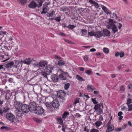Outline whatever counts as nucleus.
<instances>
[{"mask_svg":"<svg viewBox=\"0 0 132 132\" xmlns=\"http://www.w3.org/2000/svg\"><path fill=\"white\" fill-rule=\"evenodd\" d=\"M6 118L7 119L11 121L12 122H14L16 119L15 116L11 113H8L6 114Z\"/></svg>","mask_w":132,"mask_h":132,"instance_id":"obj_1","label":"nucleus"},{"mask_svg":"<svg viewBox=\"0 0 132 132\" xmlns=\"http://www.w3.org/2000/svg\"><path fill=\"white\" fill-rule=\"evenodd\" d=\"M62 72L60 74L59 77L60 79L62 80H66L68 77H70L68 73L66 72H64L62 70Z\"/></svg>","mask_w":132,"mask_h":132,"instance_id":"obj_2","label":"nucleus"},{"mask_svg":"<svg viewBox=\"0 0 132 132\" xmlns=\"http://www.w3.org/2000/svg\"><path fill=\"white\" fill-rule=\"evenodd\" d=\"M29 106L24 104H23L21 107V109L24 113H27L30 110Z\"/></svg>","mask_w":132,"mask_h":132,"instance_id":"obj_3","label":"nucleus"},{"mask_svg":"<svg viewBox=\"0 0 132 132\" xmlns=\"http://www.w3.org/2000/svg\"><path fill=\"white\" fill-rule=\"evenodd\" d=\"M48 63L46 61L42 60L40 61L38 63L33 64L36 66H38L39 67H44L47 65Z\"/></svg>","mask_w":132,"mask_h":132,"instance_id":"obj_4","label":"nucleus"},{"mask_svg":"<svg viewBox=\"0 0 132 132\" xmlns=\"http://www.w3.org/2000/svg\"><path fill=\"white\" fill-rule=\"evenodd\" d=\"M37 114H41L44 112V110L43 108L39 106H37L35 111Z\"/></svg>","mask_w":132,"mask_h":132,"instance_id":"obj_5","label":"nucleus"},{"mask_svg":"<svg viewBox=\"0 0 132 132\" xmlns=\"http://www.w3.org/2000/svg\"><path fill=\"white\" fill-rule=\"evenodd\" d=\"M66 93L64 91L62 90H59L57 92V95L58 98H63L65 96Z\"/></svg>","mask_w":132,"mask_h":132,"instance_id":"obj_6","label":"nucleus"},{"mask_svg":"<svg viewBox=\"0 0 132 132\" xmlns=\"http://www.w3.org/2000/svg\"><path fill=\"white\" fill-rule=\"evenodd\" d=\"M30 106V111H34L36 109L37 106V105L34 102H30L29 104V105Z\"/></svg>","mask_w":132,"mask_h":132,"instance_id":"obj_7","label":"nucleus"},{"mask_svg":"<svg viewBox=\"0 0 132 132\" xmlns=\"http://www.w3.org/2000/svg\"><path fill=\"white\" fill-rule=\"evenodd\" d=\"M35 61V60H34L32 59L28 58L24 60L23 61V63L24 64H26L28 65H30L31 63L32 65H34L33 64L35 63H33V61Z\"/></svg>","mask_w":132,"mask_h":132,"instance_id":"obj_8","label":"nucleus"},{"mask_svg":"<svg viewBox=\"0 0 132 132\" xmlns=\"http://www.w3.org/2000/svg\"><path fill=\"white\" fill-rule=\"evenodd\" d=\"M111 123L110 121H109L107 124L106 127L108 131H111L114 129V126L112 125H111Z\"/></svg>","mask_w":132,"mask_h":132,"instance_id":"obj_9","label":"nucleus"},{"mask_svg":"<svg viewBox=\"0 0 132 132\" xmlns=\"http://www.w3.org/2000/svg\"><path fill=\"white\" fill-rule=\"evenodd\" d=\"M52 106L54 108H57L60 105L59 102L56 100H54L52 102Z\"/></svg>","mask_w":132,"mask_h":132,"instance_id":"obj_10","label":"nucleus"},{"mask_svg":"<svg viewBox=\"0 0 132 132\" xmlns=\"http://www.w3.org/2000/svg\"><path fill=\"white\" fill-rule=\"evenodd\" d=\"M106 27L108 29H111L114 33H115L118 30L117 26L115 24L112 25L107 26Z\"/></svg>","mask_w":132,"mask_h":132,"instance_id":"obj_11","label":"nucleus"},{"mask_svg":"<svg viewBox=\"0 0 132 132\" xmlns=\"http://www.w3.org/2000/svg\"><path fill=\"white\" fill-rule=\"evenodd\" d=\"M38 6V4L34 1L31 2L29 5V8L33 9H35Z\"/></svg>","mask_w":132,"mask_h":132,"instance_id":"obj_12","label":"nucleus"},{"mask_svg":"<svg viewBox=\"0 0 132 132\" xmlns=\"http://www.w3.org/2000/svg\"><path fill=\"white\" fill-rule=\"evenodd\" d=\"M42 10L43 11L41 12V14H46L47 13L48 11V7L47 6V5H46L45 6L44 5L42 8Z\"/></svg>","mask_w":132,"mask_h":132,"instance_id":"obj_13","label":"nucleus"},{"mask_svg":"<svg viewBox=\"0 0 132 132\" xmlns=\"http://www.w3.org/2000/svg\"><path fill=\"white\" fill-rule=\"evenodd\" d=\"M23 104L20 101H15L14 102V105L16 108H20Z\"/></svg>","mask_w":132,"mask_h":132,"instance_id":"obj_14","label":"nucleus"},{"mask_svg":"<svg viewBox=\"0 0 132 132\" xmlns=\"http://www.w3.org/2000/svg\"><path fill=\"white\" fill-rule=\"evenodd\" d=\"M53 69V66L51 65H49L46 66L45 68V70L48 72L51 73L52 72V71Z\"/></svg>","mask_w":132,"mask_h":132,"instance_id":"obj_15","label":"nucleus"},{"mask_svg":"<svg viewBox=\"0 0 132 132\" xmlns=\"http://www.w3.org/2000/svg\"><path fill=\"white\" fill-rule=\"evenodd\" d=\"M51 78L53 81L54 82H56L59 80V77L56 75H53L51 76Z\"/></svg>","mask_w":132,"mask_h":132,"instance_id":"obj_16","label":"nucleus"},{"mask_svg":"<svg viewBox=\"0 0 132 132\" xmlns=\"http://www.w3.org/2000/svg\"><path fill=\"white\" fill-rule=\"evenodd\" d=\"M24 113V112L21 110V108H19L17 110L16 116L19 117H21L23 116Z\"/></svg>","mask_w":132,"mask_h":132,"instance_id":"obj_17","label":"nucleus"},{"mask_svg":"<svg viewBox=\"0 0 132 132\" xmlns=\"http://www.w3.org/2000/svg\"><path fill=\"white\" fill-rule=\"evenodd\" d=\"M102 9L104 11L105 13L107 14H111V12L109 11L108 9L105 6L103 5L101 6Z\"/></svg>","mask_w":132,"mask_h":132,"instance_id":"obj_18","label":"nucleus"},{"mask_svg":"<svg viewBox=\"0 0 132 132\" xmlns=\"http://www.w3.org/2000/svg\"><path fill=\"white\" fill-rule=\"evenodd\" d=\"M14 64V63L13 62H11L7 63L6 64L4 65L6 68H11L12 65Z\"/></svg>","mask_w":132,"mask_h":132,"instance_id":"obj_19","label":"nucleus"},{"mask_svg":"<svg viewBox=\"0 0 132 132\" xmlns=\"http://www.w3.org/2000/svg\"><path fill=\"white\" fill-rule=\"evenodd\" d=\"M102 107L103 108V104L102 103H100L97 104L95 105L94 109L95 110L97 109L101 108Z\"/></svg>","mask_w":132,"mask_h":132,"instance_id":"obj_20","label":"nucleus"},{"mask_svg":"<svg viewBox=\"0 0 132 132\" xmlns=\"http://www.w3.org/2000/svg\"><path fill=\"white\" fill-rule=\"evenodd\" d=\"M107 22L109 24V25L108 26L112 25L114 24V23H116V22L114 21L113 19H108Z\"/></svg>","mask_w":132,"mask_h":132,"instance_id":"obj_21","label":"nucleus"},{"mask_svg":"<svg viewBox=\"0 0 132 132\" xmlns=\"http://www.w3.org/2000/svg\"><path fill=\"white\" fill-rule=\"evenodd\" d=\"M87 89L88 91H90L96 89V88L94 86L88 85H87Z\"/></svg>","mask_w":132,"mask_h":132,"instance_id":"obj_22","label":"nucleus"},{"mask_svg":"<svg viewBox=\"0 0 132 132\" xmlns=\"http://www.w3.org/2000/svg\"><path fill=\"white\" fill-rule=\"evenodd\" d=\"M103 31L105 36H110V32L108 30L104 29Z\"/></svg>","mask_w":132,"mask_h":132,"instance_id":"obj_23","label":"nucleus"},{"mask_svg":"<svg viewBox=\"0 0 132 132\" xmlns=\"http://www.w3.org/2000/svg\"><path fill=\"white\" fill-rule=\"evenodd\" d=\"M55 14V12L54 11H52L50 13H47L46 15L47 16L49 17H52Z\"/></svg>","mask_w":132,"mask_h":132,"instance_id":"obj_24","label":"nucleus"},{"mask_svg":"<svg viewBox=\"0 0 132 132\" xmlns=\"http://www.w3.org/2000/svg\"><path fill=\"white\" fill-rule=\"evenodd\" d=\"M12 94V93L11 92H8L6 93V95L5 99H9L11 96Z\"/></svg>","mask_w":132,"mask_h":132,"instance_id":"obj_25","label":"nucleus"},{"mask_svg":"<svg viewBox=\"0 0 132 132\" xmlns=\"http://www.w3.org/2000/svg\"><path fill=\"white\" fill-rule=\"evenodd\" d=\"M76 78L80 81H85V79H84L82 77H80L78 75H77L76 76Z\"/></svg>","mask_w":132,"mask_h":132,"instance_id":"obj_26","label":"nucleus"},{"mask_svg":"<svg viewBox=\"0 0 132 132\" xmlns=\"http://www.w3.org/2000/svg\"><path fill=\"white\" fill-rule=\"evenodd\" d=\"M103 35V34L102 31H98L96 33V34H95L96 36H97V37L99 38L102 37Z\"/></svg>","mask_w":132,"mask_h":132,"instance_id":"obj_27","label":"nucleus"},{"mask_svg":"<svg viewBox=\"0 0 132 132\" xmlns=\"http://www.w3.org/2000/svg\"><path fill=\"white\" fill-rule=\"evenodd\" d=\"M65 64V62L62 60H59L57 63V64L60 66H62Z\"/></svg>","mask_w":132,"mask_h":132,"instance_id":"obj_28","label":"nucleus"},{"mask_svg":"<svg viewBox=\"0 0 132 132\" xmlns=\"http://www.w3.org/2000/svg\"><path fill=\"white\" fill-rule=\"evenodd\" d=\"M81 33V34L82 36L85 35L87 33V31L85 29H82Z\"/></svg>","mask_w":132,"mask_h":132,"instance_id":"obj_29","label":"nucleus"},{"mask_svg":"<svg viewBox=\"0 0 132 132\" xmlns=\"http://www.w3.org/2000/svg\"><path fill=\"white\" fill-rule=\"evenodd\" d=\"M102 124V122L100 121H97L95 123V125L96 127H98Z\"/></svg>","mask_w":132,"mask_h":132,"instance_id":"obj_30","label":"nucleus"},{"mask_svg":"<svg viewBox=\"0 0 132 132\" xmlns=\"http://www.w3.org/2000/svg\"><path fill=\"white\" fill-rule=\"evenodd\" d=\"M69 114V113L68 112H65L63 113L62 116V118L63 119L67 117V116Z\"/></svg>","mask_w":132,"mask_h":132,"instance_id":"obj_31","label":"nucleus"},{"mask_svg":"<svg viewBox=\"0 0 132 132\" xmlns=\"http://www.w3.org/2000/svg\"><path fill=\"white\" fill-rule=\"evenodd\" d=\"M76 27V26L74 25L71 24H69L67 26V28H68L69 29L71 30H72L74 28Z\"/></svg>","mask_w":132,"mask_h":132,"instance_id":"obj_32","label":"nucleus"},{"mask_svg":"<svg viewBox=\"0 0 132 132\" xmlns=\"http://www.w3.org/2000/svg\"><path fill=\"white\" fill-rule=\"evenodd\" d=\"M57 121L59 124L61 125L63 123V121L61 117H59L57 118Z\"/></svg>","mask_w":132,"mask_h":132,"instance_id":"obj_33","label":"nucleus"},{"mask_svg":"<svg viewBox=\"0 0 132 132\" xmlns=\"http://www.w3.org/2000/svg\"><path fill=\"white\" fill-rule=\"evenodd\" d=\"M95 110H96V112H97V113L98 114H100L103 111L102 109L101 108L97 109Z\"/></svg>","mask_w":132,"mask_h":132,"instance_id":"obj_34","label":"nucleus"},{"mask_svg":"<svg viewBox=\"0 0 132 132\" xmlns=\"http://www.w3.org/2000/svg\"><path fill=\"white\" fill-rule=\"evenodd\" d=\"M70 86V84L69 83H67L65 84L64 88L65 90H67Z\"/></svg>","mask_w":132,"mask_h":132,"instance_id":"obj_35","label":"nucleus"},{"mask_svg":"<svg viewBox=\"0 0 132 132\" xmlns=\"http://www.w3.org/2000/svg\"><path fill=\"white\" fill-rule=\"evenodd\" d=\"M52 103H49L48 102H47L45 104V105L47 107L51 108L52 105Z\"/></svg>","mask_w":132,"mask_h":132,"instance_id":"obj_36","label":"nucleus"},{"mask_svg":"<svg viewBox=\"0 0 132 132\" xmlns=\"http://www.w3.org/2000/svg\"><path fill=\"white\" fill-rule=\"evenodd\" d=\"M61 16L56 17L54 18V20L57 22H59L61 20Z\"/></svg>","mask_w":132,"mask_h":132,"instance_id":"obj_37","label":"nucleus"},{"mask_svg":"<svg viewBox=\"0 0 132 132\" xmlns=\"http://www.w3.org/2000/svg\"><path fill=\"white\" fill-rule=\"evenodd\" d=\"M27 1V0H19L20 3L22 5L24 4Z\"/></svg>","mask_w":132,"mask_h":132,"instance_id":"obj_38","label":"nucleus"},{"mask_svg":"<svg viewBox=\"0 0 132 132\" xmlns=\"http://www.w3.org/2000/svg\"><path fill=\"white\" fill-rule=\"evenodd\" d=\"M132 99L130 98H128L126 104L128 105H129V104L132 103L131 101Z\"/></svg>","mask_w":132,"mask_h":132,"instance_id":"obj_39","label":"nucleus"},{"mask_svg":"<svg viewBox=\"0 0 132 132\" xmlns=\"http://www.w3.org/2000/svg\"><path fill=\"white\" fill-rule=\"evenodd\" d=\"M103 51L106 54L109 53V50L108 49L106 48H104L103 49Z\"/></svg>","mask_w":132,"mask_h":132,"instance_id":"obj_40","label":"nucleus"},{"mask_svg":"<svg viewBox=\"0 0 132 132\" xmlns=\"http://www.w3.org/2000/svg\"><path fill=\"white\" fill-rule=\"evenodd\" d=\"M91 99L92 102L94 104H97L98 102L96 101V98H92Z\"/></svg>","mask_w":132,"mask_h":132,"instance_id":"obj_41","label":"nucleus"},{"mask_svg":"<svg viewBox=\"0 0 132 132\" xmlns=\"http://www.w3.org/2000/svg\"><path fill=\"white\" fill-rule=\"evenodd\" d=\"M43 3V1L42 0H40V2H39V3L37 7L39 8L42 6V3Z\"/></svg>","mask_w":132,"mask_h":132,"instance_id":"obj_42","label":"nucleus"},{"mask_svg":"<svg viewBox=\"0 0 132 132\" xmlns=\"http://www.w3.org/2000/svg\"><path fill=\"white\" fill-rule=\"evenodd\" d=\"M88 35L89 36H96V35H95V34L92 31L88 32Z\"/></svg>","mask_w":132,"mask_h":132,"instance_id":"obj_43","label":"nucleus"},{"mask_svg":"<svg viewBox=\"0 0 132 132\" xmlns=\"http://www.w3.org/2000/svg\"><path fill=\"white\" fill-rule=\"evenodd\" d=\"M128 111H132V104L130 105H128Z\"/></svg>","mask_w":132,"mask_h":132,"instance_id":"obj_44","label":"nucleus"},{"mask_svg":"<svg viewBox=\"0 0 132 132\" xmlns=\"http://www.w3.org/2000/svg\"><path fill=\"white\" fill-rule=\"evenodd\" d=\"M1 129H5L6 130H9V128L6 126H2L1 128Z\"/></svg>","mask_w":132,"mask_h":132,"instance_id":"obj_45","label":"nucleus"},{"mask_svg":"<svg viewBox=\"0 0 132 132\" xmlns=\"http://www.w3.org/2000/svg\"><path fill=\"white\" fill-rule=\"evenodd\" d=\"M42 75L45 78H47V75L48 74H47L46 72H43L42 73Z\"/></svg>","mask_w":132,"mask_h":132,"instance_id":"obj_46","label":"nucleus"},{"mask_svg":"<svg viewBox=\"0 0 132 132\" xmlns=\"http://www.w3.org/2000/svg\"><path fill=\"white\" fill-rule=\"evenodd\" d=\"M99 130L93 128L90 130V132H98Z\"/></svg>","mask_w":132,"mask_h":132,"instance_id":"obj_47","label":"nucleus"},{"mask_svg":"<svg viewBox=\"0 0 132 132\" xmlns=\"http://www.w3.org/2000/svg\"><path fill=\"white\" fill-rule=\"evenodd\" d=\"M54 57L57 60H61L62 59V58L57 55H55L54 56Z\"/></svg>","mask_w":132,"mask_h":132,"instance_id":"obj_48","label":"nucleus"},{"mask_svg":"<svg viewBox=\"0 0 132 132\" xmlns=\"http://www.w3.org/2000/svg\"><path fill=\"white\" fill-rule=\"evenodd\" d=\"M93 5H94L96 7V8H98L99 7V5L95 1L94 3V4H93Z\"/></svg>","mask_w":132,"mask_h":132,"instance_id":"obj_49","label":"nucleus"},{"mask_svg":"<svg viewBox=\"0 0 132 132\" xmlns=\"http://www.w3.org/2000/svg\"><path fill=\"white\" fill-rule=\"evenodd\" d=\"M87 1L89 2L91 4H93L95 1L93 0H87Z\"/></svg>","mask_w":132,"mask_h":132,"instance_id":"obj_50","label":"nucleus"},{"mask_svg":"<svg viewBox=\"0 0 132 132\" xmlns=\"http://www.w3.org/2000/svg\"><path fill=\"white\" fill-rule=\"evenodd\" d=\"M66 9L65 7H61L60 10L63 12H65L66 11Z\"/></svg>","mask_w":132,"mask_h":132,"instance_id":"obj_51","label":"nucleus"},{"mask_svg":"<svg viewBox=\"0 0 132 132\" xmlns=\"http://www.w3.org/2000/svg\"><path fill=\"white\" fill-rule=\"evenodd\" d=\"M115 130L116 132L120 131L121 130V127H119L116 128L115 129Z\"/></svg>","mask_w":132,"mask_h":132,"instance_id":"obj_52","label":"nucleus"},{"mask_svg":"<svg viewBox=\"0 0 132 132\" xmlns=\"http://www.w3.org/2000/svg\"><path fill=\"white\" fill-rule=\"evenodd\" d=\"M79 98H77L75 101V102L74 103V104H76L77 103H78L79 102Z\"/></svg>","mask_w":132,"mask_h":132,"instance_id":"obj_53","label":"nucleus"},{"mask_svg":"<svg viewBox=\"0 0 132 132\" xmlns=\"http://www.w3.org/2000/svg\"><path fill=\"white\" fill-rule=\"evenodd\" d=\"M9 110V109L8 108H4V109L3 110V112L4 113H5L8 111Z\"/></svg>","mask_w":132,"mask_h":132,"instance_id":"obj_54","label":"nucleus"},{"mask_svg":"<svg viewBox=\"0 0 132 132\" xmlns=\"http://www.w3.org/2000/svg\"><path fill=\"white\" fill-rule=\"evenodd\" d=\"M128 126V125L127 123H125L123 126L122 127V128L123 129H125Z\"/></svg>","mask_w":132,"mask_h":132,"instance_id":"obj_55","label":"nucleus"},{"mask_svg":"<svg viewBox=\"0 0 132 132\" xmlns=\"http://www.w3.org/2000/svg\"><path fill=\"white\" fill-rule=\"evenodd\" d=\"M113 16L112 17V18H114V17H115L116 19L117 18H118V17L117 16V15L115 13H113L112 14Z\"/></svg>","mask_w":132,"mask_h":132,"instance_id":"obj_56","label":"nucleus"},{"mask_svg":"<svg viewBox=\"0 0 132 132\" xmlns=\"http://www.w3.org/2000/svg\"><path fill=\"white\" fill-rule=\"evenodd\" d=\"M75 115L76 117L77 118L80 117L81 116V115H80L78 113H76Z\"/></svg>","mask_w":132,"mask_h":132,"instance_id":"obj_57","label":"nucleus"},{"mask_svg":"<svg viewBox=\"0 0 132 132\" xmlns=\"http://www.w3.org/2000/svg\"><path fill=\"white\" fill-rule=\"evenodd\" d=\"M90 107V105H87L85 106V110H88Z\"/></svg>","mask_w":132,"mask_h":132,"instance_id":"obj_58","label":"nucleus"},{"mask_svg":"<svg viewBox=\"0 0 132 132\" xmlns=\"http://www.w3.org/2000/svg\"><path fill=\"white\" fill-rule=\"evenodd\" d=\"M8 81L12 83L13 82V79L12 78H10L8 79Z\"/></svg>","mask_w":132,"mask_h":132,"instance_id":"obj_59","label":"nucleus"},{"mask_svg":"<svg viewBox=\"0 0 132 132\" xmlns=\"http://www.w3.org/2000/svg\"><path fill=\"white\" fill-rule=\"evenodd\" d=\"M91 71L89 70H88L85 71V73L89 75L91 72Z\"/></svg>","mask_w":132,"mask_h":132,"instance_id":"obj_60","label":"nucleus"},{"mask_svg":"<svg viewBox=\"0 0 132 132\" xmlns=\"http://www.w3.org/2000/svg\"><path fill=\"white\" fill-rule=\"evenodd\" d=\"M124 53L123 52H121L120 53L119 56H120V57H122L124 56Z\"/></svg>","mask_w":132,"mask_h":132,"instance_id":"obj_61","label":"nucleus"},{"mask_svg":"<svg viewBox=\"0 0 132 132\" xmlns=\"http://www.w3.org/2000/svg\"><path fill=\"white\" fill-rule=\"evenodd\" d=\"M127 108L125 106H124L122 108H121V110L122 111L126 110L127 111Z\"/></svg>","mask_w":132,"mask_h":132,"instance_id":"obj_62","label":"nucleus"},{"mask_svg":"<svg viewBox=\"0 0 132 132\" xmlns=\"http://www.w3.org/2000/svg\"><path fill=\"white\" fill-rule=\"evenodd\" d=\"M6 32L4 31H2V30L0 31V35L4 34H6Z\"/></svg>","mask_w":132,"mask_h":132,"instance_id":"obj_63","label":"nucleus"},{"mask_svg":"<svg viewBox=\"0 0 132 132\" xmlns=\"http://www.w3.org/2000/svg\"><path fill=\"white\" fill-rule=\"evenodd\" d=\"M84 58L85 61L87 62L88 61V57L87 55L85 56Z\"/></svg>","mask_w":132,"mask_h":132,"instance_id":"obj_64","label":"nucleus"}]
</instances>
